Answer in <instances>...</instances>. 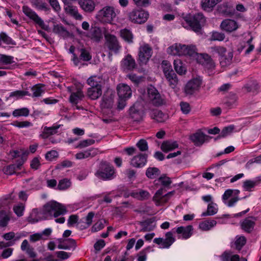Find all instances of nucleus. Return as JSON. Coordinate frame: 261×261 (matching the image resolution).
I'll return each instance as SVG.
<instances>
[{
	"instance_id": "obj_39",
	"label": "nucleus",
	"mask_w": 261,
	"mask_h": 261,
	"mask_svg": "<svg viewBox=\"0 0 261 261\" xmlns=\"http://www.w3.org/2000/svg\"><path fill=\"white\" fill-rule=\"evenodd\" d=\"M84 95L81 89H78L76 92H72L69 97V101L73 104H77L81 100Z\"/></svg>"
},
{
	"instance_id": "obj_51",
	"label": "nucleus",
	"mask_w": 261,
	"mask_h": 261,
	"mask_svg": "<svg viewBox=\"0 0 261 261\" xmlns=\"http://www.w3.org/2000/svg\"><path fill=\"white\" fill-rule=\"evenodd\" d=\"M30 111L27 108L16 109L13 112V115L14 117L28 116L29 115Z\"/></svg>"
},
{
	"instance_id": "obj_50",
	"label": "nucleus",
	"mask_w": 261,
	"mask_h": 261,
	"mask_svg": "<svg viewBox=\"0 0 261 261\" xmlns=\"http://www.w3.org/2000/svg\"><path fill=\"white\" fill-rule=\"evenodd\" d=\"M244 89L248 92H254L257 91L259 89V86L256 82H251L247 84L244 87Z\"/></svg>"
},
{
	"instance_id": "obj_46",
	"label": "nucleus",
	"mask_w": 261,
	"mask_h": 261,
	"mask_svg": "<svg viewBox=\"0 0 261 261\" xmlns=\"http://www.w3.org/2000/svg\"><path fill=\"white\" fill-rule=\"evenodd\" d=\"M131 195L140 200H144L149 198L150 194L147 191L141 190L139 192L133 193Z\"/></svg>"
},
{
	"instance_id": "obj_56",
	"label": "nucleus",
	"mask_w": 261,
	"mask_h": 261,
	"mask_svg": "<svg viewBox=\"0 0 261 261\" xmlns=\"http://www.w3.org/2000/svg\"><path fill=\"white\" fill-rule=\"evenodd\" d=\"M246 243V239L245 237L241 236L238 238L234 243L236 248L240 250L243 246H244Z\"/></svg>"
},
{
	"instance_id": "obj_32",
	"label": "nucleus",
	"mask_w": 261,
	"mask_h": 261,
	"mask_svg": "<svg viewBox=\"0 0 261 261\" xmlns=\"http://www.w3.org/2000/svg\"><path fill=\"white\" fill-rule=\"evenodd\" d=\"M178 147V144L176 141H164L161 145V149L167 152Z\"/></svg>"
},
{
	"instance_id": "obj_18",
	"label": "nucleus",
	"mask_w": 261,
	"mask_h": 261,
	"mask_svg": "<svg viewBox=\"0 0 261 261\" xmlns=\"http://www.w3.org/2000/svg\"><path fill=\"white\" fill-rule=\"evenodd\" d=\"M256 218L253 217H249L245 219L241 224V228L245 232H251L254 229Z\"/></svg>"
},
{
	"instance_id": "obj_61",
	"label": "nucleus",
	"mask_w": 261,
	"mask_h": 261,
	"mask_svg": "<svg viewBox=\"0 0 261 261\" xmlns=\"http://www.w3.org/2000/svg\"><path fill=\"white\" fill-rule=\"evenodd\" d=\"M215 0H202V7L204 10L212 8L215 5Z\"/></svg>"
},
{
	"instance_id": "obj_21",
	"label": "nucleus",
	"mask_w": 261,
	"mask_h": 261,
	"mask_svg": "<svg viewBox=\"0 0 261 261\" xmlns=\"http://www.w3.org/2000/svg\"><path fill=\"white\" fill-rule=\"evenodd\" d=\"M118 95L119 98L130 97L132 95V90L129 86L126 84H121L117 86Z\"/></svg>"
},
{
	"instance_id": "obj_19",
	"label": "nucleus",
	"mask_w": 261,
	"mask_h": 261,
	"mask_svg": "<svg viewBox=\"0 0 261 261\" xmlns=\"http://www.w3.org/2000/svg\"><path fill=\"white\" fill-rule=\"evenodd\" d=\"M121 66L124 70L132 71L136 68L137 65L135 60L130 55H127L122 60Z\"/></svg>"
},
{
	"instance_id": "obj_5",
	"label": "nucleus",
	"mask_w": 261,
	"mask_h": 261,
	"mask_svg": "<svg viewBox=\"0 0 261 261\" xmlns=\"http://www.w3.org/2000/svg\"><path fill=\"white\" fill-rule=\"evenodd\" d=\"M116 16V14L113 7L106 6L98 11L96 18L102 23H111Z\"/></svg>"
},
{
	"instance_id": "obj_22",
	"label": "nucleus",
	"mask_w": 261,
	"mask_h": 261,
	"mask_svg": "<svg viewBox=\"0 0 261 261\" xmlns=\"http://www.w3.org/2000/svg\"><path fill=\"white\" fill-rule=\"evenodd\" d=\"M202 59V65L208 72H212L215 69L216 65L211 56L207 54H203Z\"/></svg>"
},
{
	"instance_id": "obj_36",
	"label": "nucleus",
	"mask_w": 261,
	"mask_h": 261,
	"mask_svg": "<svg viewBox=\"0 0 261 261\" xmlns=\"http://www.w3.org/2000/svg\"><path fill=\"white\" fill-rule=\"evenodd\" d=\"M232 58V52L229 51L227 54H225L222 57H219L220 64L222 67H225L230 65L231 63Z\"/></svg>"
},
{
	"instance_id": "obj_3",
	"label": "nucleus",
	"mask_w": 261,
	"mask_h": 261,
	"mask_svg": "<svg viewBox=\"0 0 261 261\" xmlns=\"http://www.w3.org/2000/svg\"><path fill=\"white\" fill-rule=\"evenodd\" d=\"M67 212L65 207L56 201H50L43 206V214L55 218Z\"/></svg>"
},
{
	"instance_id": "obj_53",
	"label": "nucleus",
	"mask_w": 261,
	"mask_h": 261,
	"mask_svg": "<svg viewBox=\"0 0 261 261\" xmlns=\"http://www.w3.org/2000/svg\"><path fill=\"white\" fill-rule=\"evenodd\" d=\"M234 127L233 125H230L225 127L222 130L220 134L217 137V138H224L230 135L233 130Z\"/></svg>"
},
{
	"instance_id": "obj_33",
	"label": "nucleus",
	"mask_w": 261,
	"mask_h": 261,
	"mask_svg": "<svg viewBox=\"0 0 261 261\" xmlns=\"http://www.w3.org/2000/svg\"><path fill=\"white\" fill-rule=\"evenodd\" d=\"M89 88H101L102 79L98 76H91L87 81Z\"/></svg>"
},
{
	"instance_id": "obj_54",
	"label": "nucleus",
	"mask_w": 261,
	"mask_h": 261,
	"mask_svg": "<svg viewBox=\"0 0 261 261\" xmlns=\"http://www.w3.org/2000/svg\"><path fill=\"white\" fill-rule=\"evenodd\" d=\"M2 41L7 44L15 45V42L5 33H0V41Z\"/></svg>"
},
{
	"instance_id": "obj_40",
	"label": "nucleus",
	"mask_w": 261,
	"mask_h": 261,
	"mask_svg": "<svg viewBox=\"0 0 261 261\" xmlns=\"http://www.w3.org/2000/svg\"><path fill=\"white\" fill-rule=\"evenodd\" d=\"M217 222L214 220H207L199 224V228L204 231H207L214 227Z\"/></svg>"
},
{
	"instance_id": "obj_14",
	"label": "nucleus",
	"mask_w": 261,
	"mask_h": 261,
	"mask_svg": "<svg viewBox=\"0 0 261 261\" xmlns=\"http://www.w3.org/2000/svg\"><path fill=\"white\" fill-rule=\"evenodd\" d=\"M201 85V81L199 79H194L190 81L186 85L185 92L186 94L192 95L198 90Z\"/></svg>"
},
{
	"instance_id": "obj_31",
	"label": "nucleus",
	"mask_w": 261,
	"mask_h": 261,
	"mask_svg": "<svg viewBox=\"0 0 261 261\" xmlns=\"http://www.w3.org/2000/svg\"><path fill=\"white\" fill-rule=\"evenodd\" d=\"M238 99V96L236 94L230 93L226 98L224 105L229 109L233 108L237 106Z\"/></svg>"
},
{
	"instance_id": "obj_38",
	"label": "nucleus",
	"mask_w": 261,
	"mask_h": 261,
	"mask_svg": "<svg viewBox=\"0 0 261 261\" xmlns=\"http://www.w3.org/2000/svg\"><path fill=\"white\" fill-rule=\"evenodd\" d=\"M10 218L8 211H0V227H4L7 226Z\"/></svg>"
},
{
	"instance_id": "obj_47",
	"label": "nucleus",
	"mask_w": 261,
	"mask_h": 261,
	"mask_svg": "<svg viewBox=\"0 0 261 261\" xmlns=\"http://www.w3.org/2000/svg\"><path fill=\"white\" fill-rule=\"evenodd\" d=\"M71 182L70 179L65 178L59 181L58 189L59 190H65L70 187Z\"/></svg>"
},
{
	"instance_id": "obj_45",
	"label": "nucleus",
	"mask_w": 261,
	"mask_h": 261,
	"mask_svg": "<svg viewBox=\"0 0 261 261\" xmlns=\"http://www.w3.org/2000/svg\"><path fill=\"white\" fill-rule=\"evenodd\" d=\"M160 174V171L158 168L149 167L147 168L146 171V175L150 179H154L158 176Z\"/></svg>"
},
{
	"instance_id": "obj_30",
	"label": "nucleus",
	"mask_w": 261,
	"mask_h": 261,
	"mask_svg": "<svg viewBox=\"0 0 261 261\" xmlns=\"http://www.w3.org/2000/svg\"><path fill=\"white\" fill-rule=\"evenodd\" d=\"M120 36L128 43L133 42L134 35L132 31L127 29H121L119 32Z\"/></svg>"
},
{
	"instance_id": "obj_48",
	"label": "nucleus",
	"mask_w": 261,
	"mask_h": 261,
	"mask_svg": "<svg viewBox=\"0 0 261 261\" xmlns=\"http://www.w3.org/2000/svg\"><path fill=\"white\" fill-rule=\"evenodd\" d=\"M167 53L171 55L181 56L179 44L175 43L167 48Z\"/></svg>"
},
{
	"instance_id": "obj_20",
	"label": "nucleus",
	"mask_w": 261,
	"mask_h": 261,
	"mask_svg": "<svg viewBox=\"0 0 261 261\" xmlns=\"http://www.w3.org/2000/svg\"><path fill=\"white\" fill-rule=\"evenodd\" d=\"M78 3L81 9L88 13H92L95 8V3L93 0H79Z\"/></svg>"
},
{
	"instance_id": "obj_9",
	"label": "nucleus",
	"mask_w": 261,
	"mask_h": 261,
	"mask_svg": "<svg viewBox=\"0 0 261 261\" xmlns=\"http://www.w3.org/2000/svg\"><path fill=\"white\" fill-rule=\"evenodd\" d=\"M105 37L106 41V44L109 50L117 53L121 48V46L117 37L110 34H105Z\"/></svg>"
},
{
	"instance_id": "obj_12",
	"label": "nucleus",
	"mask_w": 261,
	"mask_h": 261,
	"mask_svg": "<svg viewBox=\"0 0 261 261\" xmlns=\"http://www.w3.org/2000/svg\"><path fill=\"white\" fill-rule=\"evenodd\" d=\"M148 94L149 98L153 105L159 107L165 103V99L162 97L154 88L149 89Z\"/></svg>"
},
{
	"instance_id": "obj_1",
	"label": "nucleus",
	"mask_w": 261,
	"mask_h": 261,
	"mask_svg": "<svg viewBox=\"0 0 261 261\" xmlns=\"http://www.w3.org/2000/svg\"><path fill=\"white\" fill-rule=\"evenodd\" d=\"M95 175L99 179L104 180H111L115 177V169L109 163L102 161Z\"/></svg>"
},
{
	"instance_id": "obj_27",
	"label": "nucleus",
	"mask_w": 261,
	"mask_h": 261,
	"mask_svg": "<svg viewBox=\"0 0 261 261\" xmlns=\"http://www.w3.org/2000/svg\"><path fill=\"white\" fill-rule=\"evenodd\" d=\"M21 249L23 251H25L26 253L31 258H34L36 256V253L34 251V249L29 244L27 240H24L21 243Z\"/></svg>"
},
{
	"instance_id": "obj_58",
	"label": "nucleus",
	"mask_w": 261,
	"mask_h": 261,
	"mask_svg": "<svg viewBox=\"0 0 261 261\" xmlns=\"http://www.w3.org/2000/svg\"><path fill=\"white\" fill-rule=\"evenodd\" d=\"M257 184V181L251 180H245L243 182V187L246 191H250Z\"/></svg>"
},
{
	"instance_id": "obj_25",
	"label": "nucleus",
	"mask_w": 261,
	"mask_h": 261,
	"mask_svg": "<svg viewBox=\"0 0 261 261\" xmlns=\"http://www.w3.org/2000/svg\"><path fill=\"white\" fill-rule=\"evenodd\" d=\"M150 116L152 119L158 122H164L168 118L167 114L163 113L159 110H153L150 114Z\"/></svg>"
},
{
	"instance_id": "obj_29",
	"label": "nucleus",
	"mask_w": 261,
	"mask_h": 261,
	"mask_svg": "<svg viewBox=\"0 0 261 261\" xmlns=\"http://www.w3.org/2000/svg\"><path fill=\"white\" fill-rule=\"evenodd\" d=\"M60 125H57L51 127L45 126L40 136L43 139H46L51 135L57 134L58 132L57 130L60 128Z\"/></svg>"
},
{
	"instance_id": "obj_49",
	"label": "nucleus",
	"mask_w": 261,
	"mask_h": 261,
	"mask_svg": "<svg viewBox=\"0 0 261 261\" xmlns=\"http://www.w3.org/2000/svg\"><path fill=\"white\" fill-rule=\"evenodd\" d=\"M14 57L4 54H0V64L8 65L14 63Z\"/></svg>"
},
{
	"instance_id": "obj_42",
	"label": "nucleus",
	"mask_w": 261,
	"mask_h": 261,
	"mask_svg": "<svg viewBox=\"0 0 261 261\" xmlns=\"http://www.w3.org/2000/svg\"><path fill=\"white\" fill-rule=\"evenodd\" d=\"M152 221L151 220H146L142 222H139V224L142 227L140 231L146 232L152 230L154 228V226H152Z\"/></svg>"
},
{
	"instance_id": "obj_2",
	"label": "nucleus",
	"mask_w": 261,
	"mask_h": 261,
	"mask_svg": "<svg viewBox=\"0 0 261 261\" xmlns=\"http://www.w3.org/2000/svg\"><path fill=\"white\" fill-rule=\"evenodd\" d=\"M161 66L169 86L172 89L175 88L178 83V80L171 64L168 61L164 60L162 62Z\"/></svg>"
},
{
	"instance_id": "obj_41",
	"label": "nucleus",
	"mask_w": 261,
	"mask_h": 261,
	"mask_svg": "<svg viewBox=\"0 0 261 261\" xmlns=\"http://www.w3.org/2000/svg\"><path fill=\"white\" fill-rule=\"evenodd\" d=\"M31 4L33 7L39 10L47 11L49 9L47 4L42 0H32Z\"/></svg>"
},
{
	"instance_id": "obj_7",
	"label": "nucleus",
	"mask_w": 261,
	"mask_h": 261,
	"mask_svg": "<svg viewBox=\"0 0 261 261\" xmlns=\"http://www.w3.org/2000/svg\"><path fill=\"white\" fill-rule=\"evenodd\" d=\"M147 12L143 10L134 9L128 14V18L132 22L141 24L146 22L148 17Z\"/></svg>"
},
{
	"instance_id": "obj_6",
	"label": "nucleus",
	"mask_w": 261,
	"mask_h": 261,
	"mask_svg": "<svg viewBox=\"0 0 261 261\" xmlns=\"http://www.w3.org/2000/svg\"><path fill=\"white\" fill-rule=\"evenodd\" d=\"M23 13L30 19L33 20L36 24L38 25L42 29L49 31L50 28L48 25L45 24L44 21L32 9L27 6L22 7Z\"/></svg>"
},
{
	"instance_id": "obj_52",
	"label": "nucleus",
	"mask_w": 261,
	"mask_h": 261,
	"mask_svg": "<svg viewBox=\"0 0 261 261\" xmlns=\"http://www.w3.org/2000/svg\"><path fill=\"white\" fill-rule=\"evenodd\" d=\"M80 53V59L84 61H90L92 57L90 55L89 52L85 48H81L79 50Z\"/></svg>"
},
{
	"instance_id": "obj_57",
	"label": "nucleus",
	"mask_w": 261,
	"mask_h": 261,
	"mask_svg": "<svg viewBox=\"0 0 261 261\" xmlns=\"http://www.w3.org/2000/svg\"><path fill=\"white\" fill-rule=\"evenodd\" d=\"M149 251V247H147L140 251L137 254V261H146Z\"/></svg>"
},
{
	"instance_id": "obj_64",
	"label": "nucleus",
	"mask_w": 261,
	"mask_h": 261,
	"mask_svg": "<svg viewBox=\"0 0 261 261\" xmlns=\"http://www.w3.org/2000/svg\"><path fill=\"white\" fill-rule=\"evenodd\" d=\"M158 180L165 187H168L172 183L170 178L165 175L160 177Z\"/></svg>"
},
{
	"instance_id": "obj_17",
	"label": "nucleus",
	"mask_w": 261,
	"mask_h": 261,
	"mask_svg": "<svg viewBox=\"0 0 261 261\" xmlns=\"http://www.w3.org/2000/svg\"><path fill=\"white\" fill-rule=\"evenodd\" d=\"M59 242L58 248L60 249H70L74 250L76 247V241L72 239H59Z\"/></svg>"
},
{
	"instance_id": "obj_10",
	"label": "nucleus",
	"mask_w": 261,
	"mask_h": 261,
	"mask_svg": "<svg viewBox=\"0 0 261 261\" xmlns=\"http://www.w3.org/2000/svg\"><path fill=\"white\" fill-rule=\"evenodd\" d=\"M166 190L163 188L158 190L153 197V201L155 202L156 205H160L167 202L173 192H170L167 194L164 193Z\"/></svg>"
},
{
	"instance_id": "obj_26",
	"label": "nucleus",
	"mask_w": 261,
	"mask_h": 261,
	"mask_svg": "<svg viewBox=\"0 0 261 261\" xmlns=\"http://www.w3.org/2000/svg\"><path fill=\"white\" fill-rule=\"evenodd\" d=\"M193 230V228L192 225H188L186 227L180 226L177 227L176 231L178 234H182L183 238L187 239L192 236Z\"/></svg>"
},
{
	"instance_id": "obj_28",
	"label": "nucleus",
	"mask_w": 261,
	"mask_h": 261,
	"mask_svg": "<svg viewBox=\"0 0 261 261\" xmlns=\"http://www.w3.org/2000/svg\"><path fill=\"white\" fill-rule=\"evenodd\" d=\"M129 115L134 121H139L142 118L143 113L138 109L136 105H134L129 109Z\"/></svg>"
},
{
	"instance_id": "obj_4",
	"label": "nucleus",
	"mask_w": 261,
	"mask_h": 261,
	"mask_svg": "<svg viewBox=\"0 0 261 261\" xmlns=\"http://www.w3.org/2000/svg\"><path fill=\"white\" fill-rule=\"evenodd\" d=\"M184 20L191 29L195 32H199L201 26L205 22V18L202 13H198L194 15H189L184 17Z\"/></svg>"
},
{
	"instance_id": "obj_8",
	"label": "nucleus",
	"mask_w": 261,
	"mask_h": 261,
	"mask_svg": "<svg viewBox=\"0 0 261 261\" xmlns=\"http://www.w3.org/2000/svg\"><path fill=\"white\" fill-rule=\"evenodd\" d=\"M152 56V48L148 44L141 46L139 48L138 62L140 65L146 64Z\"/></svg>"
},
{
	"instance_id": "obj_62",
	"label": "nucleus",
	"mask_w": 261,
	"mask_h": 261,
	"mask_svg": "<svg viewBox=\"0 0 261 261\" xmlns=\"http://www.w3.org/2000/svg\"><path fill=\"white\" fill-rule=\"evenodd\" d=\"M94 213L93 212H90L88 213L86 217V222L85 225L83 226L82 229H85L89 227L92 222V219L94 217Z\"/></svg>"
},
{
	"instance_id": "obj_24",
	"label": "nucleus",
	"mask_w": 261,
	"mask_h": 261,
	"mask_svg": "<svg viewBox=\"0 0 261 261\" xmlns=\"http://www.w3.org/2000/svg\"><path fill=\"white\" fill-rule=\"evenodd\" d=\"M222 261H247L245 258H242L240 260V256L238 254H233L230 251H225L221 255Z\"/></svg>"
},
{
	"instance_id": "obj_34",
	"label": "nucleus",
	"mask_w": 261,
	"mask_h": 261,
	"mask_svg": "<svg viewBox=\"0 0 261 261\" xmlns=\"http://www.w3.org/2000/svg\"><path fill=\"white\" fill-rule=\"evenodd\" d=\"M102 94L101 88H89L87 90L88 96L92 100L98 98Z\"/></svg>"
},
{
	"instance_id": "obj_60",
	"label": "nucleus",
	"mask_w": 261,
	"mask_h": 261,
	"mask_svg": "<svg viewBox=\"0 0 261 261\" xmlns=\"http://www.w3.org/2000/svg\"><path fill=\"white\" fill-rule=\"evenodd\" d=\"M136 146L141 151H145L148 149V143L144 139L140 140L136 144Z\"/></svg>"
},
{
	"instance_id": "obj_35",
	"label": "nucleus",
	"mask_w": 261,
	"mask_h": 261,
	"mask_svg": "<svg viewBox=\"0 0 261 261\" xmlns=\"http://www.w3.org/2000/svg\"><path fill=\"white\" fill-rule=\"evenodd\" d=\"M90 37L91 39L96 42H99L102 39V34L99 28L94 27L92 29Z\"/></svg>"
},
{
	"instance_id": "obj_11",
	"label": "nucleus",
	"mask_w": 261,
	"mask_h": 261,
	"mask_svg": "<svg viewBox=\"0 0 261 261\" xmlns=\"http://www.w3.org/2000/svg\"><path fill=\"white\" fill-rule=\"evenodd\" d=\"M210 138V136L200 130L190 136V140L196 146H201L205 142L208 141Z\"/></svg>"
},
{
	"instance_id": "obj_43",
	"label": "nucleus",
	"mask_w": 261,
	"mask_h": 261,
	"mask_svg": "<svg viewBox=\"0 0 261 261\" xmlns=\"http://www.w3.org/2000/svg\"><path fill=\"white\" fill-rule=\"evenodd\" d=\"M210 53L212 55L218 54L219 57H222L226 53V48L221 46H214L210 48Z\"/></svg>"
},
{
	"instance_id": "obj_44",
	"label": "nucleus",
	"mask_w": 261,
	"mask_h": 261,
	"mask_svg": "<svg viewBox=\"0 0 261 261\" xmlns=\"http://www.w3.org/2000/svg\"><path fill=\"white\" fill-rule=\"evenodd\" d=\"M173 64L174 69L178 74L182 75L185 73L186 69L180 60H174Z\"/></svg>"
},
{
	"instance_id": "obj_55",
	"label": "nucleus",
	"mask_w": 261,
	"mask_h": 261,
	"mask_svg": "<svg viewBox=\"0 0 261 261\" xmlns=\"http://www.w3.org/2000/svg\"><path fill=\"white\" fill-rule=\"evenodd\" d=\"M106 221L105 220H100L95 223L91 228L92 232H96L103 229L105 227V223Z\"/></svg>"
},
{
	"instance_id": "obj_63",
	"label": "nucleus",
	"mask_w": 261,
	"mask_h": 261,
	"mask_svg": "<svg viewBox=\"0 0 261 261\" xmlns=\"http://www.w3.org/2000/svg\"><path fill=\"white\" fill-rule=\"evenodd\" d=\"M24 209V206L22 203L19 204L17 205H15L13 207V210L14 213L18 217L22 216Z\"/></svg>"
},
{
	"instance_id": "obj_16",
	"label": "nucleus",
	"mask_w": 261,
	"mask_h": 261,
	"mask_svg": "<svg viewBox=\"0 0 261 261\" xmlns=\"http://www.w3.org/2000/svg\"><path fill=\"white\" fill-rule=\"evenodd\" d=\"M238 28L237 22L230 19H226L223 20L220 24L221 30L229 33L236 31Z\"/></svg>"
},
{
	"instance_id": "obj_23",
	"label": "nucleus",
	"mask_w": 261,
	"mask_h": 261,
	"mask_svg": "<svg viewBox=\"0 0 261 261\" xmlns=\"http://www.w3.org/2000/svg\"><path fill=\"white\" fill-rule=\"evenodd\" d=\"M179 48L181 56H194L197 54L196 48L194 45H186L179 43Z\"/></svg>"
},
{
	"instance_id": "obj_13",
	"label": "nucleus",
	"mask_w": 261,
	"mask_h": 261,
	"mask_svg": "<svg viewBox=\"0 0 261 261\" xmlns=\"http://www.w3.org/2000/svg\"><path fill=\"white\" fill-rule=\"evenodd\" d=\"M166 238L164 239L162 238H155L153 242L158 245H161V248H168L175 241V238L173 237V233L169 231L165 234Z\"/></svg>"
},
{
	"instance_id": "obj_15",
	"label": "nucleus",
	"mask_w": 261,
	"mask_h": 261,
	"mask_svg": "<svg viewBox=\"0 0 261 261\" xmlns=\"http://www.w3.org/2000/svg\"><path fill=\"white\" fill-rule=\"evenodd\" d=\"M147 156V154L145 153H139L132 159L130 165L134 167L141 168L146 164Z\"/></svg>"
},
{
	"instance_id": "obj_37",
	"label": "nucleus",
	"mask_w": 261,
	"mask_h": 261,
	"mask_svg": "<svg viewBox=\"0 0 261 261\" xmlns=\"http://www.w3.org/2000/svg\"><path fill=\"white\" fill-rule=\"evenodd\" d=\"M53 31L64 38L69 36V32L61 24L55 25Z\"/></svg>"
},
{
	"instance_id": "obj_59",
	"label": "nucleus",
	"mask_w": 261,
	"mask_h": 261,
	"mask_svg": "<svg viewBox=\"0 0 261 261\" xmlns=\"http://www.w3.org/2000/svg\"><path fill=\"white\" fill-rule=\"evenodd\" d=\"M217 212V210L214 205L213 203H211L208 205L207 211L202 214L203 216H212Z\"/></svg>"
}]
</instances>
